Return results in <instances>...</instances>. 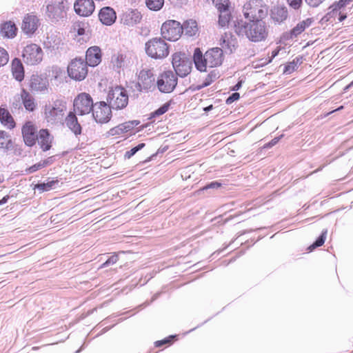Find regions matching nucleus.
I'll return each instance as SVG.
<instances>
[{
    "label": "nucleus",
    "mask_w": 353,
    "mask_h": 353,
    "mask_svg": "<svg viewBox=\"0 0 353 353\" xmlns=\"http://www.w3.org/2000/svg\"><path fill=\"white\" fill-rule=\"evenodd\" d=\"M271 19L274 23L280 24L288 17V10L285 7L275 6L271 10Z\"/></svg>",
    "instance_id": "obj_26"
},
{
    "label": "nucleus",
    "mask_w": 353,
    "mask_h": 353,
    "mask_svg": "<svg viewBox=\"0 0 353 353\" xmlns=\"http://www.w3.org/2000/svg\"><path fill=\"white\" fill-rule=\"evenodd\" d=\"M193 60L196 69L201 72H205L207 67H218L222 64L223 61V50L220 48H212L203 54L199 48H196Z\"/></svg>",
    "instance_id": "obj_2"
},
{
    "label": "nucleus",
    "mask_w": 353,
    "mask_h": 353,
    "mask_svg": "<svg viewBox=\"0 0 353 353\" xmlns=\"http://www.w3.org/2000/svg\"><path fill=\"white\" fill-rule=\"evenodd\" d=\"M242 12L249 21H263L268 14V7L262 0H251L244 4Z\"/></svg>",
    "instance_id": "obj_4"
},
{
    "label": "nucleus",
    "mask_w": 353,
    "mask_h": 353,
    "mask_svg": "<svg viewBox=\"0 0 353 353\" xmlns=\"http://www.w3.org/2000/svg\"><path fill=\"white\" fill-rule=\"evenodd\" d=\"M40 26V21L37 16L33 13L26 14L21 24L22 31L28 35H32Z\"/></svg>",
    "instance_id": "obj_16"
},
{
    "label": "nucleus",
    "mask_w": 353,
    "mask_h": 353,
    "mask_svg": "<svg viewBox=\"0 0 353 353\" xmlns=\"http://www.w3.org/2000/svg\"><path fill=\"white\" fill-rule=\"evenodd\" d=\"M327 232V230H324L322 232L320 236L315 241V242L313 243L311 245H310L307 248V250L309 252H312L315 248L321 246L325 241Z\"/></svg>",
    "instance_id": "obj_38"
},
{
    "label": "nucleus",
    "mask_w": 353,
    "mask_h": 353,
    "mask_svg": "<svg viewBox=\"0 0 353 353\" xmlns=\"http://www.w3.org/2000/svg\"><path fill=\"white\" fill-rule=\"evenodd\" d=\"M111 107L104 101L96 103L92 108V116L97 123H105L112 117Z\"/></svg>",
    "instance_id": "obj_14"
},
{
    "label": "nucleus",
    "mask_w": 353,
    "mask_h": 353,
    "mask_svg": "<svg viewBox=\"0 0 353 353\" xmlns=\"http://www.w3.org/2000/svg\"><path fill=\"white\" fill-rule=\"evenodd\" d=\"M88 28V24L85 21H75L72 25V31L79 36L85 34Z\"/></svg>",
    "instance_id": "obj_34"
},
{
    "label": "nucleus",
    "mask_w": 353,
    "mask_h": 353,
    "mask_svg": "<svg viewBox=\"0 0 353 353\" xmlns=\"http://www.w3.org/2000/svg\"><path fill=\"white\" fill-rule=\"evenodd\" d=\"M43 50L41 48L35 43L27 45L23 50V58L28 65H37L43 59Z\"/></svg>",
    "instance_id": "obj_12"
},
{
    "label": "nucleus",
    "mask_w": 353,
    "mask_h": 353,
    "mask_svg": "<svg viewBox=\"0 0 353 353\" xmlns=\"http://www.w3.org/2000/svg\"><path fill=\"white\" fill-rule=\"evenodd\" d=\"M237 43L236 38L231 33H225L220 40L221 48L223 50V52L226 54L232 53L236 49Z\"/></svg>",
    "instance_id": "obj_18"
},
{
    "label": "nucleus",
    "mask_w": 353,
    "mask_h": 353,
    "mask_svg": "<svg viewBox=\"0 0 353 353\" xmlns=\"http://www.w3.org/2000/svg\"><path fill=\"white\" fill-rule=\"evenodd\" d=\"M94 8L92 0H77L74 3L75 12L82 17H88L92 14Z\"/></svg>",
    "instance_id": "obj_17"
},
{
    "label": "nucleus",
    "mask_w": 353,
    "mask_h": 353,
    "mask_svg": "<svg viewBox=\"0 0 353 353\" xmlns=\"http://www.w3.org/2000/svg\"><path fill=\"white\" fill-rule=\"evenodd\" d=\"M177 85V77L170 70L161 74L157 80L156 86L161 92L170 93Z\"/></svg>",
    "instance_id": "obj_10"
},
{
    "label": "nucleus",
    "mask_w": 353,
    "mask_h": 353,
    "mask_svg": "<svg viewBox=\"0 0 353 353\" xmlns=\"http://www.w3.org/2000/svg\"><path fill=\"white\" fill-rule=\"evenodd\" d=\"M301 63V58L296 57L292 61L290 62L287 65H285L284 69V73L285 74H291L296 70H297L299 65Z\"/></svg>",
    "instance_id": "obj_37"
},
{
    "label": "nucleus",
    "mask_w": 353,
    "mask_h": 353,
    "mask_svg": "<svg viewBox=\"0 0 353 353\" xmlns=\"http://www.w3.org/2000/svg\"><path fill=\"white\" fill-rule=\"evenodd\" d=\"M58 183V181H50L47 183H38L35 185V189H37L41 192L49 191L52 189L55 184Z\"/></svg>",
    "instance_id": "obj_40"
},
{
    "label": "nucleus",
    "mask_w": 353,
    "mask_h": 353,
    "mask_svg": "<svg viewBox=\"0 0 353 353\" xmlns=\"http://www.w3.org/2000/svg\"><path fill=\"white\" fill-rule=\"evenodd\" d=\"M345 17H346L345 16H344V17H340V21H342V20H343V19H344Z\"/></svg>",
    "instance_id": "obj_63"
},
{
    "label": "nucleus",
    "mask_w": 353,
    "mask_h": 353,
    "mask_svg": "<svg viewBox=\"0 0 353 353\" xmlns=\"http://www.w3.org/2000/svg\"><path fill=\"white\" fill-rule=\"evenodd\" d=\"M145 146V143H139L138 145L132 148L130 150L127 151L125 154V157L127 159L131 158L133 155H134L138 151L143 148Z\"/></svg>",
    "instance_id": "obj_45"
},
{
    "label": "nucleus",
    "mask_w": 353,
    "mask_h": 353,
    "mask_svg": "<svg viewBox=\"0 0 353 353\" xmlns=\"http://www.w3.org/2000/svg\"><path fill=\"white\" fill-rule=\"evenodd\" d=\"M168 108H169V104L165 103L162 106H161L159 109H157L153 113V115L154 116H159V115L163 114L168 110Z\"/></svg>",
    "instance_id": "obj_50"
},
{
    "label": "nucleus",
    "mask_w": 353,
    "mask_h": 353,
    "mask_svg": "<svg viewBox=\"0 0 353 353\" xmlns=\"http://www.w3.org/2000/svg\"><path fill=\"white\" fill-rule=\"evenodd\" d=\"M138 124H139L138 121H132L125 122V123H121L120 125L122 128L123 132L125 133V132H128L132 130Z\"/></svg>",
    "instance_id": "obj_43"
},
{
    "label": "nucleus",
    "mask_w": 353,
    "mask_h": 353,
    "mask_svg": "<svg viewBox=\"0 0 353 353\" xmlns=\"http://www.w3.org/2000/svg\"><path fill=\"white\" fill-rule=\"evenodd\" d=\"M123 133V132L122 130V128L120 124L116 127L111 128L108 132V134L111 136L120 135Z\"/></svg>",
    "instance_id": "obj_51"
},
{
    "label": "nucleus",
    "mask_w": 353,
    "mask_h": 353,
    "mask_svg": "<svg viewBox=\"0 0 353 353\" xmlns=\"http://www.w3.org/2000/svg\"><path fill=\"white\" fill-rule=\"evenodd\" d=\"M279 53V51L278 50H274L272 52V57L270 59H269V60L268 61H265L263 64H268V63L271 62L272 61V59L273 58H274Z\"/></svg>",
    "instance_id": "obj_59"
},
{
    "label": "nucleus",
    "mask_w": 353,
    "mask_h": 353,
    "mask_svg": "<svg viewBox=\"0 0 353 353\" xmlns=\"http://www.w3.org/2000/svg\"><path fill=\"white\" fill-rule=\"evenodd\" d=\"M9 60L8 52L3 48L0 47V67L5 65Z\"/></svg>",
    "instance_id": "obj_44"
},
{
    "label": "nucleus",
    "mask_w": 353,
    "mask_h": 353,
    "mask_svg": "<svg viewBox=\"0 0 353 353\" xmlns=\"http://www.w3.org/2000/svg\"><path fill=\"white\" fill-rule=\"evenodd\" d=\"M87 65L95 67L101 61V51L98 46L90 47L86 51L85 60Z\"/></svg>",
    "instance_id": "obj_19"
},
{
    "label": "nucleus",
    "mask_w": 353,
    "mask_h": 353,
    "mask_svg": "<svg viewBox=\"0 0 353 353\" xmlns=\"http://www.w3.org/2000/svg\"><path fill=\"white\" fill-rule=\"evenodd\" d=\"M241 85H242V81H240L235 85H234L231 88V90H233V91L239 90L241 88Z\"/></svg>",
    "instance_id": "obj_58"
},
{
    "label": "nucleus",
    "mask_w": 353,
    "mask_h": 353,
    "mask_svg": "<svg viewBox=\"0 0 353 353\" xmlns=\"http://www.w3.org/2000/svg\"><path fill=\"white\" fill-rule=\"evenodd\" d=\"M175 336H170L169 337L165 338L163 340L157 341L155 342V346L159 347H161L164 345L170 344L172 343V339Z\"/></svg>",
    "instance_id": "obj_49"
},
{
    "label": "nucleus",
    "mask_w": 353,
    "mask_h": 353,
    "mask_svg": "<svg viewBox=\"0 0 353 353\" xmlns=\"http://www.w3.org/2000/svg\"><path fill=\"white\" fill-rule=\"evenodd\" d=\"M21 97L25 108L30 112H32L37 107V103L34 97L25 90H22Z\"/></svg>",
    "instance_id": "obj_31"
},
{
    "label": "nucleus",
    "mask_w": 353,
    "mask_h": 353,
    "mask_svg": "<svg viewBox=\"0 0 353 353\" xmlns=\"http://www.w3.org/2000/svg\"><path fill=\"white\" fill-rule=\"evenodd\" d=\"M94 105L92 97L86 93L79 94L74 101V112L79 115L89 114Z\"/></svg>",
    "instance_id": "obj_13"
},
{
    "label": "nucleus",
    "mask_w": 353,
    "mask_h": 353,
    "mask_svg": "<svg viewBox=\"0 0 353 353\" xmlns=\"http://www.w3.org/2000/svg\"><path fill=\"white\" fill-rule=\"evenodd\" d=\"M313 19L307 18L305 20L300 21L294 27L290 32V38L293 39L301 34L306 28L312 26Z\"/></svg>",
    "instance_id": "obj_27"
},
{
    "label": "nucleus",
    "mask_w": 353,
    "mask_h": 353,
    "mask_svg": "<svg viewBox=\"0 0 353 353\" xmlns=\"http://www.w3.org/2000/svg\"><path fill=\"white\" fill-rule=\"evenodd\" d=\"M172 66L176 74L180 77H185L189 74L192 70V59L185 54L176 52L172 55Z\"/></svg>",
    "instance_id": "obj_8"
},
{
    "label": "nucleus",
    "mask_w": 353,
    "mask_h": 353,
    "mask_svg": "<svg viewBox=\"0 0 353 353\" xmlns=\"http://www.w3.org/2000/svg\"><path fill=\"white\" fill-rule=\"evenodd\" d=\"M235 30L239 35H245L252 42L265 41L268 37L269 28L266 23L261 20L253 21H238L235 24Z\"/></svg>",
    "instance_id": "obj_1"
},
{
    "label": "nucleus",
    "mask_w": 353,
    "mask_h": 353,
    "mask_svg": "<svg viewBox=\"0 0 353 353\" xmlns=\"http://www.w3.org/2000/svg\"><path fill=\"white\" fill-rule=\"evenodd\" d=\"M11 71L14 78L21 81L24 78V68L21 60L15 58L12 61Z\"/></svg>",
    "instance_id": "obj_25"
},
{
    "label": "nucleus",
    "mask_w": 353,
    "mask_h": 353,
    "mask_svg": "<svg viewBox=\"0 0 353 353\" xmlns=\"http://www.w3.org/2000/svg\"><path fill=\"white\" fill-rule=\"evenodd\" d=\"M142 14L137 10H131L126 12L123 17V23L128 26H133L141 22Z\"/></svg>",
    "instance_id": "obj_23"
},
{
    "label": "nucleus",
    "mask_w": 353,
    "mask_h": 353,
    "mask_svg": "<svg viewBox=\"0 0 353 353\" xmlns=\"http://www.w3.org/2000/svg\"><path fill=\"white\" fill-rule=\"evenodd\" d=\"M221 183L217 181H213L211 182L210 184L207 185L205 187L203 188V189H209V188H214L217 189L219 187H221Z\"/></svg>",
    "instance_id": "obj_55"
},
{
    "label": "nucleus",
    "mask_w": 353,
    "mask_h": 353,
    "mask_svg": "<svg viewBox=\"0 0 353 353\" xmlns=\"http://www.w3.org/2000/svg\"><path fill=\"white\" fill-rule=\"evenodd\" d=\"M145 50L146 54L156 59L166 57L169 54V48L165 41L161 38H153L145 43Z\"/></svg>",
    "instance_id": "obj_6"
},
{
    "label": "nucleus",
    "mask_w": 353,
    "mask_h": 353,
    "mask_svg": "<svg viewBox=\"0 0 353 353\" xmlns=\"http://www.w3.org/2000/svg\"><path fill=\"white\" fill-rule=\"evenodd\" d=\"M182 33L184 32L188 37L195 36L199 31L197 23L195 20L189 19L181 25Z\"/></svg>",
    "instance_id": "obj_28"
},
{
    "label": "nucleus",
    "mask_w": 353,
    "mask_h": 353,
    "mask_svg": "<svg viewBox=\"0 0 353 353\" xmlns=\"http://www.w3.org/2000/svg\"><path fill=\"white\" fill-rule=\"evenodd\" d=\"M110 63L112 68L119 72L125 65V56L121 53H115L112 56Z\"/></svg>",
    "instance_id": "obj_32"
},
{
    "label": "nucleus",
    "mask_w": 353,
    "mask_h": 353,
    "mask_svg": "<svg viewBox=\"0 0 353 353\" xmlns=\"http://www.w3.org/2000/svg\"><path fill=\"white\" fill-rule=\"evenodd\" d=\"M30 88L32 90L45 92L48 90L49 83L46 77L39 75H32L30 79Z\"/></svg>",
    "instance_id": "obj_21"
},
{
    "label": "nucleus",
    "mask_w": 353,
    "mask_h": 353,
    "mask_svg": "<svg viewBox=\"0 0 353 353\" xmlns=\"http://www.w3.org/2000/svg\"><path fill=\"white\" fill-rule=\"evenodd\" d=\"M154 74L151 70H142L138 78L137 86L140 91L154 90L156 87Z\"/></svg>",
    "instance_id": "obj_15"
},
{
    "label": "nucleus",
    "mask_w": 353,
    "mask_h": 353,
    "mask_svg": "<svg viewBox=\"0 0 353 353\" xmlns=\"http://www.w3.org/2000/svg\"><path fill=\"white\" fill-rule=\"evenodd\" d=\"M0 121L9 129H12L15 126V122L12 115L6 108L2 106L0 107Z\"/></svg>",
    "instance_id": "obj_30"
},
{
    "label": "nucleus",
    "mask_w": 353,
    "mask_h": 353,
    "mask_svg": "<svg viewBox=\"0 0 353 353\" xmlns=\"http://www.w3.org/2000/svg\"><path fill=\"white\" fill-rule=\"evenodd\" d=\"M43 168H44L43 163H42V161H40V162L30 166V168H27L26 172L28 174H31V173H33V172L37 171L38 170Z\"/></svg>",
    "instance_id": "obj_47"
},
{
    "label": "nucleus",
    "mask_w": 353,
    "mask_h": 353,
    "mask_svg": "<svg viewBox=\"0 0 353 353\" xmlns=\"http://www.w3.org/2000/svg\"><path fill=\"white\" fill-rule=\"evenodd\" d=\"M68 76L75 80L81 81L88 74V65L83 58H75L72 59L68 66Z\"/></svg>",
    "instance_id": "obj_9"
},
{
    "label": "nucleus",
    "mask_w": 353,
    "mask_h": 353,
    "mask_svg": "<svg viewBox=\"0 0 353 353\" xmlns=\"http://www.w3.org/2000/svg\"><path fill=\"white\" fill-rule=\"evenodd\" d=\"M66 126L76 135L81 134V126L74 112H69L65 119Z\"/></svg>",
    "instance_id": "obj_24"
},
{
    "label": "nucleus",
    "mask_w": 353,
    "mask_h": 353,
    "mask_svg": "<svg viewBox=\"0 0 353 353\" xmlns=\"http://www.w3.org/2000/svg\"><path fill=\"white\" fill-rule=\"evenodd\" d=\"M41 148L43 151L50 150L51 147V137L48 130H41L37 139Z\"/></svg>",
    "instance_id": "obj_29"
},
{
    "label": "nucleus",
    "mask_w": 353,
    "mask_h": 353,
    "mask_svg": "<svg viewBox=\"0 0 353 353\" xmlns=\"http://www.w3.org/2000/svg\"><path fill=\"white\" fill-rule=\"evenodd\" d=\"M288 2L292 8L298 9L302 3V0H288Z\"/></svg>",
    "instance_id": "obj_53"
},
{
    "label": "nucleus",
    "mask_w": 353,
    "mask_h": 353,
    "mask_svg": "<svg viewBox=\"0 0 353 353\" xmlns=\"http://www.w3.org/2000/svg\"><path fill=\"white\" fill-rule=\"evenodd\" d=\"M17 28L11 21L6 22L1 26V34L3 37L13 38L16 35Z\"/></svg>",
    "instance_id": "obj_33"
},
{
    "label": "nucleus",
    "mask_w": 353,
    "mask_h": 353,
    "mask_svg": "<svg viewBox=\"0 0 353 353\" xmlns=\"http://www.w3.org/2000/svg\"><path fill=\"white\" fill-rule=\"evenodd\" d=\"M212 108V105H210V106L207 107L205 110L206 111H208V110H211Z\"/></svg>",
    "instance_id": "obj_62"
},
{
    "label": "nucleus",
    "mask_w": 353,
    "mask_h": 353,
    "mask_svg": "<svg viewBox=\"0 0 353 353\" xmlns=\"http://www.w3.org/2000/svg\"><path fill=\"white\" fill-rule=\"evenodd\" d=\"M80 351H81V350H78L76 352V353H79V352H80Z\"/></svg>",
    "instance_id": "obj_64"
},
{
    "label": "nucleus",
    "mask_w": 353,
    "mask_h": 353,
    "mask_svg": "<svg viewBox=\"0 0 353 353\" xmlns=\"http://www.w3.org/2000/svg\"><path fill=\"white\" fill-rule=\"evenodd\" d=\"M147 7L153 11L160 10L164 4V0H145Z\"/></svg>",
    "instance_id": "obj_36"
},
{
    "label": "nucleus",
    "mask_w": 353,
    "mask_h": 353,
    "mask_svg": "<svg viewBox=\"0 0 353 353\" xmlns=\"http://www.w3.org/2000/svg\"><path fill=\"white\" fill-rule=\"evenodd\" d=\"M66 110V103L63 100L56 99L49 102L43 107L44 119L50 125L63 124Z\"/></svg>",
    "instance_id": "obj_3"
},
{
    "label": "nucleus",
    "mask_w": 353,
    "mask_h": 353,
    "mask_svg": "<svg viewBox=\"0 0 353 353\" xmlns=\"http://www.w3.org/2000/svg\"><path fill=\"white\" fill-rule=\"evenodd\" d=\"M239 98H240L239 93L234 92L226 99V103L228 105L232 104L233 102L239 100Z\"/></svg>",
    "instance_id": "obj_52"
},
{
    "label": "nucleus",
    "mask_w": 353,
    "mask_h": 353,
    "mask_svg": "<svg viewBox=\"0 0 353 353\" xmlns=\"http://www.w3.org/2000/svg\"><path fill=\"white\" fill-rule=\"evenodd\" d=\"M118 259V256L117 254H114L109 257V259L101 265V268H105L110 265H113L117 263Z\"/></svg>",
    "instance_id": "obj_48"
},
{
    "label": "nucleus",
    "mask_w": 353,
    "mask_h": 353,
    "mask_svg": "<svg viewBox=\"0 0 353 353\" xmlns=\"http://www.w3.org/2000/svg\"><path fill=\"white\" fill-rule=\"evenodd\" d=\"M22 134L25 143L33 145L37 139V130L31 122H27L22 128Z\"/></svg>",
    "instance_id": "obj_20"
},
{
    "label": "nucleus",
    "mask_w": 353,
    "mask_h": 353,
    "mask_svg": "<svg viewBox=\"0 0 353 353\" xmlns=\"http://www.w3.org/2000/svg\"><path fill=\"white\" fill-rule=\"evenodd\" d=\"M161 32V35L165 39L170 41H175L181 36V25L176 21L169 20L163 23Z\"/></svg>",
    "instance_id": "obj_11"
},
{
    "label": "nucleus",
    "mask_w": 353,
    "mask_h": 353,
    "mask_svg": "<svg viewBox=\"0 0 353 353\" xmlns=\"http://www.w3.org/2000/svg\"><path fill=\"white\" fill-rule=\"evenodd\" d=\"M99 19L103 24L111 26L116 21V12L110 7H104L101 9L99 13Z\"/></svg>",
    "instance_id": "obj_22"
},
{
    "label": "nucleus",
    "mask_w": 353,
    "mask_h": 353,
    "mask_svg": "<svg viewBox=\"0 0 353 353\" xmlns=\"http://www.w3.org/2000/svg\"><path fill=\"white\" fill-rule=\"evenodd\" d=\"M213 3L219 12L229 10L230 0H213Z\"/></svg>",
    "instance_id": "obj_41"
},
{
    "label": "nucleus",
    "mask_w": 353,
    "mask_h": 353,
    "mask_svg": "<svg viewBox=\"0 0 353 353\" xmlns=\"http://www.w3.org/2000/svg\"><path fill=\"white\" fill-rule=\"evenodd\" d=\"M353 86V81L345 88V90H347Z\"/></svg>",
    "instance_id": "obj_61"
},
{
    "label": "nucleus",
    "mask_w": 353,
    "mask_h": 353,
    "mask_svg": "<svg viewBox=\"0 0 353 353\" xmlns=\"http://www.w3.org/2000/svg\"><path fill=\"white\" fill-rule=\"evenodd\" d=\"M8 200V196H4L1 200H0V205H3L6 203Z\"/></svg>",
    "instance_id": "obj_60"
},
{
    "label": "nucleus",
    "mask_w": 353,
    "mask_h": 353,
    "mask_svg": "<svg viewBox=\"0 0 353 353\" xmlns=\"http://www.w3.org/2000/svg\"><path fill=\"white\" fill-rule=\"evenodd\" d=\"M42 161V163H43V166L45 168L48 165H51L53 163V157H48V159H46L43 161Z\"/></svg>",
    "instance_id": "obj_57"
},
{
    "label": "nucleus",
    "mask_w": 353,
    "mask_h": 353,
    "mask_svg": "<svg viewBox=\"0 0 353 353\" xmlns=\"http://www.w3.org/2000/svg\"><path fill=\"white\" fill-rule=\"evenodd\" d=\"M217 78V73L215 71L211 72L203 81L201 87H207L210 85Z\"/></svg>",
    "instance_id": "obj_42"
},
{
    "label": "nucleus",
    "mask_w": 353,
    "mask_h": 353,
    "mask_svg": "<svg viewBox=\"0 0 353 353\" xmlns=\"http://www.w3.org/2000/svg\"><path fill=\"white\" fill-rule=\"evenodd\" d=\"M12 146V141L7 133L0 131V148L9 149Z\"/></svg>",
    "instance_id": "obj_35"
},
{
    "label": "nucleus",
    "mask_w": 353,
    "mask_h": 353,
    "mask_svg": "<svg viewBox=\"0 0 353 353\" xmlns=\"http://www.w3.org/2000/svg\"><path fill=\"white\" fill-rule=\"evenodd\" d=\"M107 101L112 109L121 110L125 108L128 103V94L126 90L121 86L112 88L108 91Z\"/></svg>",
    "instance_id": "obj_7"
},
{
    "label": "nucleus",
    "mask_w": 353,
    "mask_h": 353,
    "mask_svg": "<svg viewBox=\"0 0 353 353\" xmlns=\"http://www.w3.org/2000/svg\"><path fill=\"white\" fill-rule=\"evenodd\" d=\"M352 1H353V0H339L338 2L333 4V10L341 9L350 4Z\"/></svg>",
    "instance_id": "obj_46"
},
{
    "label": "nucleus",
    "mask_w": 353,
    "mask_h": 353,
    "mask_svg": "<svg viewBox=\"0 0 353 353\" xmlns=\"http://www.w3.org/2000/svg\"><path fill=\"white\" fill-rule=\"evenodd\" d=\"M219 25L221 27L226 26L230 20V12L228 11L219 12Z\"/></svg>",
    "instance_id": "obj_39"
},
{
    "label": "nucleus",
    "mask_w": 353,
    "mask_h": 353,
    "mask_svg": "<svg viewBox=\"0 0 353 353\" xmlns=\"http://www.w3.org/2000/svg\"><path fill=\"white\" fill-rule=\"evenodd\" d=\"M324 0H305L306 3L312 7H316Z\"/></svg>",
    "instance_id": "obj_56"
},
{
    "label": "nucleus",
    "mask_w": 353,
    "mask_h": 353,
    "mask_svg": "<svg viewBox=\"0 0 353 353\" xmlns=\"http://www.w3.org/2000/svg\"><path fill=\"white\" fill-rule=\"evenodd\" d=\"M46 14L52 21L57 22L66 16L69 3L67 0H46Z\"/></svg>",
    "instance_id": "obj_5"
},
{
    "label": "nucleus",
    "mask_w": 353,
    "mask_h": 353,
    "mask_svg": "<svg viewBox=\"0 0 353 353\" xmlns=\"http://www.w3.org/2000/svg\"><path fill=\"white\" fill-rule=\"evenodd\" d=\"M282 137H283V135H281L280 137L274 138L272 141H270L269 143H268L265 145V148H271V147L274 146L279 141V140L281 139Z\"/></svg>",
    "instance_id": "obj_54"
}]
</instances>
